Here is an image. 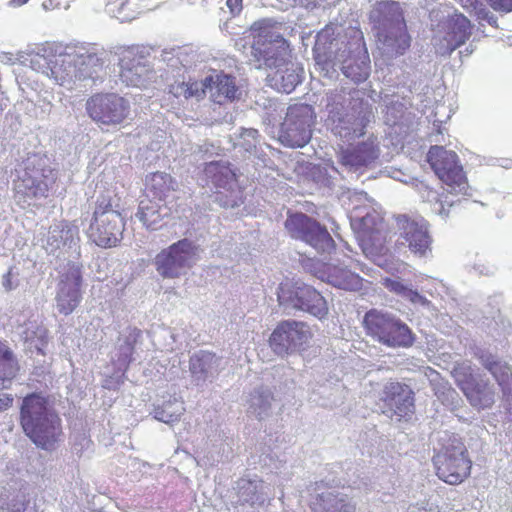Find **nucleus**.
<instances>
[{
	"instance_id": "nucleus-1",
	"label": "nucleus",
	"mask_w": 512,
	"mask_h": 512,
	"mask_svg": "<svg viewBox=\"0 0 512 512\" xmlns=\"http://www.w3.org/2000/svg\"><path fill=\"white\" fill-rule=\"evenodd\" d=\"M328 24L316 36L313 48L315 68L327 78L337 75L338 69L354 83L365 81L370 74V59L360 30Z\"/></svg>"
},
{
	"instance_id": "nucleus-2",
	"label": "nucleus",
	"mask_w": 512,
	"mask_h": 512,
	"mask_svg": "<svg viewBox=\"0 0 512 512\" xmlns=\"http://www.w3.org/2000/svg\"><path fill=\"white\" fill-rule=\"evenodd\" d=\"M282 25L272 19L254 22L251 31L254 35L251 54L259 63L269 69L268 85L282 93H291L303 79V68L287 61L288 43L281 34Z\"/></svg>"
},
{
	"instance_id": "nucleus-3",
	"label": "nucleus",
	"mask_w": 512,
	"mask_h": 512,
	"mask_svg": "<svg viewBox=\"0 0 512 512\" xmlns=\"http://www.w3.org/2000/svg\"><path fill=\"white\" fill-rule=\"evenodd\" d=\"M102 55L95 45L67 46L58 54L50 47H42L29 55V66L55 84L73 90L78 83L92 78L102 69Z\"/></svg>"
},
{
	"instance_id": "nucleus-4",
	"label": "nucleus",
	"mask_w": 512,
	"mask_h": 512,
	"mask_svg": "<svg viewBox=\"0 0 512 512\" xmlns=\"http://www.w3.org/2000/svg\"><path fill=\"white\" fill-rule=\"evenodd\" d=\"M323 102L334 135L350 142L365 134V128L373 115L370 105L363 101L359 90L335 89L326 94Z\"/></svg>"
},
{
	"instance_id": "nucleus-5",
	"label": "nucleus",
	"mask_w": 512,
	"mask_h": 512,
	"mask_svg": "<svg viewBox=\"0 0 512 512\" xmlns=\"http://www.w3.org/2000/svg\"><path fill=\"white\" fill-rule=\"evenodd\" d=\"M20 423L25 434L42 449H53L61 439V420L40 394L32 393L24 397L20 407Z\"/></svg>"
},
{
	"instance_id": "nucleus-6",
	"label": "nucleus",
	"mask_w": 512,
	"mask_h": 512,
	"mask_svg": "<svg viewBox=\"0 0 512 512\" xmlns=\"http://www.w3.org/2000/svg\"><path fill=\"white\" fill-rule=\"evenodd\" d=\"M16 173L15 199L23 208L46 198L57 179V173L48 165V159L37 154L28 156Z\"/></svg>"
},
{
	"instance_id": "nucleus-7",
	"label": "nucleus",
	"mask_w": 512,
	"mask_h": 512,
	"mask_svg": "<svg viewBox=\"0 0 512 512\" xmlns=\"http://www.w3.org/2000/svg\"><path fill=\"white\" fill-rule=\"evenodd\" d=\"M431 45L435 53L448 56L465 44L472 34L470 20L457 10L443 6L430 12Z\"/></svg>"
},
{
	"instance_id": "nucleus-8",
	"label": "nucleus",
	"mask_w": 512,
	"mask_h": 512,
	"mask_svg": "<svg viewBox=\"0 0 512 512\" xmlns=\"http://www.w3.org/2000/svg\"><path fill=\"white\" fill-rule=\"evenodd\" d=\"M367 336L388 348H409L415 342L410 327L394 313L387 310L371 309L363 317Z\"/></svg>"
},
{
	"instance_id": "nucleus-9",
	"label": "nucleus",
	"mask_w": 512,
	"mask_h": 512,
	"mask_svg": "<svg viewBox=\"0 0 512 512\" xmlns=\"http://www.w3.org/2000/svg\"><path fill=\"white\" fill-rule=\"evenodd\" d=\"M124 226L119 199L112 197L110 192L98 197L93 220L87 231L89 239L100 247L116 246L122 239Z\"/></svg>"
},
{
	"instance_id": "nucleus-10",
	"label": "nucleus",
	"mask_w": 512,
	"mask_h": 512,
	"mask_svg": "<svg viewBox=\"0 0 512 512\" xmlns=\"http://www.w3.org/2000/svg\"><path fill=\"white\" fill-rule=\"evenodd\" d=\"M351 225L360 230V246L363 253L378 266H384L383 256L387 248L380 235L383 229L381 215L371 205L355 204L351 210Z\"/></svg>"
},
{
	"instance_id": "nucleus-11",
	"label": "nucleus",
	"mask_w": 512,
	"mask_h": 512,
	"mask_svg": "<svg viewBox=\"0 0 512 512\" xmlns=\"http://www.w3.org/2000/svg\"><path fill=\"white\" fill-rule=\"evenodd\" d=\"M440 441L441 448L433 457L436 474L439 479L450 485L460 484L471 470L466 447L456 436L445 434Z\"/></svg>"
},
{
	"instance_id": "nucleus-12",
	"label": "nucleus",
	"mask_w": 512,
	"mask_h": 512,
	"mask_svg": "<svg viewBox=\"0 0 512 512\" xmlns=\"http://www.w3.org/2000/svg\"><path fill=\"white\" fill-rule=\"evenodd\" d=\"M427 161L449 194H469L470 186L455 152L448 151L443 146H431Z\"/></svg>"
},
{
	"instance_id": "nucleus-13",
	"label": "nucleus",
	"mask_w": 512,
	"mask_h": 512,
	"mask_svg": "<svg viewBox=\"0 0 512 512\" xmlns=\"http://www.w3.org/2000/svg\"><path fill=\"white\" fill-rule=\"evenodd\" d=\"M199 260V247L189 239H182L163 249L155 257L158 273L164 278H178Z\"/></svg>"
},
{
	"instance_id": "nucleus-14",
	"label": "nucleus",
	"mask_w": 512,
	"mask_h": 512,
	"mask_svg": "<svg viewBox=\"0 0 512 512\" xmlns=\"http://www.w3.org/2000/svg\"><path fill=\"white\" fill-rule=\"evenodd\" d=\"M315 112L308 104L289 106L281 125L279 140L288 147H304L311 139Z\"/></svg>"
},
{
	"instance_id": "nucleus-15",
	"label": "nucleus",
	"mask_w": 512,
	"mask_h": 512,
	"mask_svg": "<svg viewBox=\"0 0 512 512\" xmlns=\"http://www.w3.org/2000/svg\"><path fill=\"white\" fill-rule=\"evenodd\" d=\"M399 246L408 247L418 257L431 254L432 238L427 221L420 216L398 215L396 217Z\"/></svg>"
},
{
	"instance_id": "nucleus-16",
	"label": "nucleus",
	"mask_w": 512,
	"mask_h": 512,
	"mask_svg": "<svg viewBox=\"0 0 512 512\" xmlns=\"http://www.w3.org/2000/svg\"><path fill=\"white\" fill-rule=\"evenodd\" d=\"M285 227L293 238L301 239L318 252H330L334 246L327 229L303 213L290 215Z\"/></svg>"
},
{
	"instance_id": "nucleus-17",
	"label": "nucleus",
	"mask_w": 512,
	"mask_h": 512,
	"mask_svg": "<svg viewBox=\"0 0 512 512\" xmlns=\"http://www.w3.org/2000/svg\"><path fill=\"white\" fill-rule=\"evenodd\" d=\"M39 241L48 254L57 257L69 252L79 254V227L68 221L54 223L40 233Z\"/></svg>"
},
{
	"instance_id": "nucleus-18",
	"label": "nucleus",
	"mask_w": 512,
	"mask_h": 512,
	"mask_svg": "<svg viewBox=\"0 0 512 512\" xmlns=\"http://www.w3.org/2000/svg\"><path fill=\"white\" fill-rule=\"evenodd\" d=\"M312 333L307 324L295 320H286L277 325L270 336V346L279 356L304 349Z\"/></svg>"
},
{
	"instance_id": "nucleus-19",
	"label": "nucleus",
	"mask_w": 512,
	"mask_h": 512,
	"mask_svg": "<svg viewBox=\"0 0 512 512\" xmlns=\"http://www.w3.org/2000/svg\"><path fill=\"white\" fill-rule=\"evenodd\" d=\"M129 102L114 94H97L86 103L89 116L100 125H118L129 114Z\"/></svg>"
},
{
	"instance_id": "nucleus-20",
	"label": "nucleus",
	"mask_w": 512,
	"mask_h": 512,
	"mask_svg": "<svg viewBox=\"0 0 512 512\" xmlns=\"http://www.w3.org/2000/svg\"><path fill=\"white\" fill-rule=\"evenodd\" d=\"M237 500L234 507L239 512H258L271 501L270 485L262 479L242 478L237 482Z\"/></svg>"
},
{
	"instance_id": "nucleus-21",
	"label": "nucleus",
	"mask_w": 512,
	"mask_h": 512,
	"mask_svg": "<svg viewBox=\"0 0 512 512\" xmlns=\"http://www.w3.org/2000/svg\"><path fill=\"white\" fill-rule=\"evenodd\" d=\"M380 156L377 138L373 135L366 140L342 150L339 159L341 165L349 172L361 173L371 167Z\"/></svg>"
},
{
	"instance_id": "nucleus-22",
	"label": "nucleus",
	"mask_w": 512,
	"mask_h": 512,
	"mask_svg": "<svg viewBox=\"0 0 512 512\" xmlns=\"http://www.w3.org/2000/svg\"><path fill=\"white\" fill-rule=\"evenodd\" d=\"M82 276L78 265H69L62 275L56 295L57 310L64 315L71 314L80 304L82 295L80 291Z\"/></svg>"
},
{
	"instance_id": "nucleus-23",
	"label": "nucleus",
	"mask_w": 512,
	"mask_h": 512,
	"mask_svg": "<svg viewBox=\"0 0 512 512\" xmlns=\"http://www.w3.org/2000/svg\"><path fill=\"white\" fill-rule=\"evenodd\" d=\"M152 72L147 59L139 54L138 48L124 50L120 59V79L127 86L144 87L151 79Z\"/></svg>"
},
{
	"instance_id": "nucleus-24",
	"label": "nucleus",
	"mask_w": 512,
	"mask_h": 512,
	"mask_svg": "<svg viewBox=\"0 0 512 512\" xmlns=\"http://www.w3.org/2000/svg\"><path fill=\"white\" fill-rule=\"evenodd\" d=\"M414 393L412 389L399 382H388L384 385L381 400L387 412L399 419L410 416L414 412Z\"/></svg>"
},
{
	"instance_id": "nucleus-25",
	"label": "nucleus",
	"mask_w": 512,
	"mask_h": 512,
	"mask_svg": "<svg viewBox=\"0 0 512 512\" xmlns=\"http://www.w3.org/2000/svg\"><path fill=\"white\" fill-rule=\"evenodd\" d=\"M227 364L226 359L215 353L200 350L190 357L189 371L193 382L200 386L207 381L211 382L220 371L226 368Z\"/></svg>"
},
{
	"instance_id": "nucleus-26",
	"label": "nucleus",
	"mask_w": 512,
	"mask_h": 512,
	"mask_svg": "<svg viewBox=\"0 0 512 512\" xmlns=\"http://www.w3.org/2000/svg\"><path fill=\"white\" fill-rule=\"evenodd\" d=\"M377 50L384 61L403 55L410 47V36L406 26H395L389 30L375 33Z\"/></svg>"
},
{
	"instance_id": "nucleus-27",
	"label": "nucleus",
	"mask_w": 512,
	"mask_h": 512,
	"mask_svg": "<svg viewBox=\"0 0 512 512\" xmlns=\"http://www.w3.org/2000/svg\"><path fill=\"white\" fill-rule=\"evenodd\" d=\"M481 365L490 372L502 390L504 400L510 405L512 402V367L499 357L481 351L476 354Z\"/></svg>"
},
{
	"instance_id": "nucleus-28",
	"label": "nucleus",
	"mask_w": 512,
	"mask_h": 512,
	"mask_svg": "<svg viewBox=\"0 0 512 512\" xmlns=\"http://www.w3.org/2000/svg\"><path fill=\"white\" fill-rule=\"evenodd\" d=\"M202 83L205 84V92L214 103L224 104L240 98L241 90L237 85L236 78L223 72L215 73L205 78Z\"/></svg>"
},
{
	"instance_id": "nucleus-29",
	"label": "nucleus",
	"mask_w": 512,
	"mask_h": 512,
	"mask_svg": "<svg viewBox=\"0 0 512 512\" xmlns=\"http://www.w3.org/2000/svg\"><path fill=\"white\" fill-rule=\"evenodd\" d=\"M320 301L318 297V291L309 285L304 284L300 281L285 280L278 287L277 297L279 305L287 313L292 311L301 310L303 307V297L311 296Z\"/></svg>"
},
{
	"instance_id": "nucleus-30",
	"label": "nucleus",
	"mask_w": 512,
	"mask_h": 512,
	"mask_svg": "<svg viewBox=\"0 0 512 512\" xmlns=\"http://www.w3.org/2000/svg\"><path fill=\"white\" fill-rule=\"evenodd\" d=\"M370 21L376 32L395 26H406L401 3L392 0L377 2L370 12Z\"/></svg>"
},
{
	"instance_id": "nucleus-31",
	"label": "nucleus",
	"mask_w": 512,
	"mask_h": 512,
	"mask_svg": "<svg viewBox=\"0 0 512 512\" xmlns=\"http://www.w3.org/2000/svg\"><path fill=\"white\" fill-rule=\"evenodd\" d=\"M319 278L343 290L357 291L363 286V280L359 275L334 263L326 264Z\"/></svg>"
},
{
	"instance_id": "nucleus-32",
	"label": "nucleus",
	"mask_w": 512,
	"mask_h": 512,
	"mask_svg": "<svg viewBox=\"0 0 512 512\" xmlns=\"http://www.w3.org/2000/svg\"><path fill=\"white\" fill-rule=\"evenodd\" d=\"M310 507L313 512H355V505L347 496L334 489L318 493L311 501Z\"/></svg>"
},
{
	"instance_id": "nucleus-33",
	"label": "nucleus",
	"mask_w": 512,
	"mask_h": 512,
	"mask_svg": "<svg viewBox=\"0 0 512 512\" xmlns=\"http://www.w3.org/2000/svg\"><path fill=\"white\" fill-rule=\"evenodd\" d=\"M470 405L477 410L491 408L497 398L496 388L488 380L477 379L474 384L463 393Z\"/></svg>"
},
{
	"instance_id": "nucleus-34",
	"label": "nucleus",
	"mask_w": 512,
	"mask_h": 512,
	"mask_svg": "<svg viewBox=\"0 0 512 512\" xmlns=\"http://www.w3.org/2000/svg\"><path fill=\"white\" fill-rule=\"evenodd\" d=\"M204 175L216 189L221 188L233 193L237 186L235 173L227 162L217 161L206 164Z\"/></svg>"
},
{
	"instance_id": "nucleus-35",
	"label": "nucleus",
	"mask_w": 512,
	"mask_h": 512,
	"mask_svg": "<svg viewBox=\"0 0 512 512\" xmlns=\"http://www.w3.org/2000/svg\"><path fill=\"white\" fill-rule=\"evenodd\" d=\"M160 202L153 198V200H142L139 204L136 217L147 229H158L161 226V220L169 214V208Z\"/></svg>"
},
{
	"instance_id": "nucleus-36",
	"label": "nucleus",
	"mask_w": 512,
	"mask_h": 512,
	"mask_svg": "<svg viewBox=\"0 0 512 512\" xmlns=\"http://www.w3.org/2000/svg\"><path fill=\"white\" fill-rule=\"evenodd\" d=\"M141 331L137 328H128L119 339V344L115 355L112 357L117 369L122 372L126 371L129 363L132 361L134 345L137 343Z\"/></svg>"
},
{
	"instance_id": "nucleus-37",
	"label": "nucleus",
	"mask_w": 512,
	"mask_h": 512,
	"mask_svg": "<svg viewBox=\"0 0 512 512\" xmlns=\"http://www.w3.org/2000/svg\"><path fill=\"white\" fill-rule=\"evenodd\" d=\"M146 185L148 196L163 201L175 191L177 182L165 172H155L147 176Z\"/></svg>"
},
{
	"instance_id": "nucleus-38",
	"label": "nucleus",
	"mask_w": 512,
	"mask_h": 512,
	"mask_svg": "<svg viewBox=\"0 0 512 512\" xmlns=\"http://www.w3.org/2000/svg\"><path fill=\"white\" fill-rule=\"evenodd\" d=\"M383 286L390 292L409 300L412 304L423 307H429L431 304L426 297L412 289L411 284H408L399 278H385L383 279Z\"/></svg>"
},
{
	"instance_id": "nucleus-39",
	"label": "nucleus",
	"mask_w": 512,
	"mask_h": 512,
	"mask_svg": "<svg viewBox=\"0 0 512 512\" xmlns=\"http://www.w3.org/2000/svg\"><path fill=\"white\" fill-rule=\"evenodd\" d=\"M273 396L268 388L255 389L248 399L247 411L258 419L269 415Z\"/></svg>"
},
{
	"instance_id": "nucleus-40",
	"label": "nucleus",
	"mask_w": 512,
	"mask_h": 512,
	"mask_svg": "<svg viewBox=\"0 0 512 512\" xmlns=\"http://www.w3.org/2000/svg\"><path fill=\"white\" fill-rule=\"evenodd\" d=\"M205 84L198 81H175L169 85L168 93L178 100V104L190 98L201 99L205 95Z\"/></svg>"
},
{
	"instance_id": "nucleus-41",
	"label": "nucleus",
	"mask_w": 512,
	"mask_h": 512,
	"mask_svg": "<svg viewBox=\"0 0 512 512\" xmlns=\"http://www.w3.org/2000/svg\"><path fill=\"white\" fill-rule=\"evenodd\" d=\"M185 411L184 403L177 398H170L163 401L161 405L154 408V418L166 424L179 421Z\"/></svg>"
},
{
	"instance_id": "nucleus-42",
	"label": "nucleus",
	"mask_w": 512,
	"mask_h": 512,
	"mask_svg": "<svg viewBox=\"0 0 512 512\" xmlns=\"http://www.w3.org/2000/svg\"><path fill=\"white\" fill-rule=\"evenodd\" d=\"M25 345L31 352L35 350L44 354V348L48 343L47 330L44 326L30 323L22 333Z\"/></svg>"
},
{
	"instance_id": "nucleus-43",
	"label": "nucleus",
	"mask_w": 512,
	"mask_h": 512,
	"mask_svg": "<svg viewBox=\"0 0 512 512\" xmlns=\"http://www.w3.org/2000/svg\"><path fill=\"white\" fill-rule=\"evenodd\" d=\"M415 188L423 201L431 203V209L435 214L442 217L448 216V210H446L445 204H448L450 207L453 205V202L448 201L447 196L445 197V200H443L440 198L437 191L431 189L422 181H417L415 183Z\"/></svg>"
},
{
	"instance_id": "nucleus-44",
	"label": "nucleus",
	"mask_w": 512,
	"mask_h": 512,
	"mask_svg": "<svg viewBox=\"0 0 512 512\" xmlns=\"http://www.w3.org/2000/svg\"><path fill=\"white\" fill-rule=\"evenodd\" d=\"M17 371V363L13 359L12 353L6 346L0 342V380L2 387L6 388V382H10Z\"/></svg>"
},
{
	"instance_id": "nucleus-45",
	"label": "nucleus",
	"mask_w": 512,
	"mask_h": 512,
	"mask_svg": "<svg viewBox=\"0 0 512 512\" xmlns=\"http://www.w3.org/2000/svg\"><path fill=\"white\" fill-rule=\"evenodd\" d=\"M258 145H260L259 134L253 128H242L234 143L235 148H239L250 155L257 154Z\"/></svg>"
},
{
	"instance_id": "nucleus-46",
	"label": "nucleus",
	"mask_w": 512,
	"mask_h": 512,
	"mask_svg": "<svg viewBox=\"0 0 512 512\" xmlns=\"http://www.w3.org/2000/svg\"><path fill=\"white\" fill-rule=\"evenodd\" d=\"M452 376L463 393L466 391V388H469L477 380L473 375V368L470 361L456 363L452 370Z\"/></svg>"
},
{
	"instance_id": "nucleus-47",
	"label": "nucleus",
	"mask_w": 512,
	"mask_h": 512,
	"mask_svg": "<svg viewBox=\"0 0 512 512\" xmlns=\"http://www.w3.org/2000/svg\"><path fill=\"white\" fill-rule=\"evenodd\" d=\"M318 297L320 298V301L314 299V297L311 296H304L303 298V307L301 308V311H306L310 314H312L315 317L323 318L328 313V307L325 298L318 292Z\"/></svg>"
},
{
	"instance_id": "nucleus-48",
	"label": "nucleus",
	"mask_w": 512,
	"mask_h": 512,
	"mask_svg": "<svg viewBox=\"0 0 512 512\" xmlns=\"http://www.w3.org/2000/svg\"><path fill=\"white\" fill-rule=\"evenodd\" d=\"M277 7L281 10H287L289 7L300 6L308 10H313L318 7H323L324 2L327 0H277Z\"/></svg>"
},
{
	"instance_id": "nucleus-49",
	"label": "nucleus",
	"mask_w": 512,
	"mask_h": 512,
	"mask_svg": "<svg viewBox=\"0 0 512 512\" xmlns=\"http://www.w3.org/2000/svg\"><path fill=\"white\" fill-rule=\"evenodd\" d=\"M469 13L471 15L473 14L474 16H476L478 20L486 21L492 26L496 25V17L487 9L485 4L481 1L476 3L474 8Z\"/></svg>"
},
{
	"instance_id": "nucleus-50",
	"label": "nucleus",
	"mask_w": 512,
	"mask_h": 512,
	"mask_svg": "<svg viewBox=\"0 0 512 512\" xmlns=\"http://www.w3.org/2000/svg\"><path fill=\"white\" fill-rule=\"evenodd\" d=\"M190 64L191 59L187 50L184 48H179L177 56L173 58L171 63L167 64V67L174 71L180 68H186Z\"/></svg>"
},
{
	"instance_id": "nucleus-51",
	"label": "nucleus",
	"mask_w": 512,
	"mask_h": 512,
	"mask_svg": "<svg viewBox=\"0 0 512 512\" xmlns=\"http://www.w3.org/2000/svg\"><path fill=\"white\" fill-rule=\"evenodd\" d=\"M386 108L387 122L396 124L397 120L403 114L404 105L399 102H391L389 105H386Z\"/></svg>"
},
{
	"instance_id": "nucleus-52",
	"label": "nucleus",
	"mask_w": 512,
	"mask_h": 512,
	"mask_svg": "<svg viewBox=\"0 0 512 512\" xmlns=\"http://www.w3.org/2000/svg\"><path fill=\"white\" fill-rule=\"evenodd\" d=\"M53 104L45 99L39 101L36 106L35 117L44 119L52 111Z\"/></svg>"
},
{
	"instance_id": "nucleus-53",
	"label": "nucleus",
	"mask_w": 512,
	"mask_h": 512,
	"mask_svg": "<svg viewBox=\"0 0 512 512\" xmlns=\"http://www.w3.org/2000/svg\"><path fill=\"white\" fill-rule=\"evenodd\" d=\"M2 286L7 291H11L15 289L18 286V280L15 274H13L12 270L10 269L6 274L2 277Z\"/></svg>"
},
{
	"instance_id": "nucleus-54",
	"label": "nucleus",
	"mask_w": 512,
	"mask_h": 512,
	"mask_svg": "<svg viewBox=\"0 0 512 512\" xmlns=\"http://www.w3.org/2000/svg\"><path fill=\"white\" fill-rule=\"evenodd\" d=\"M490 6L496 11L511 12L512 0H487Z\"/></svg>"
},
{
	"instance_id": "nucleus-55",
	"label": "nucleus",
	"mask_w": 512,
	"mask_h": 512,
	"mask_svg": "<svg viewBox=\"0 0 512 512\" xmlns=\"http://www.w3.org/2000/svg\"><path fill=\"white\" fill-rule=\"evenodd\" d=\"M180 47H177V48H171V49H165L162 51L161 53V61L163 63H165L166 65L168 63H171V61L173 60V58L175 56H177L178 54V50H179Z\"/></svg>"
},
{
	"instance_id": "nucleus-56",
	"label": "nucleus",
	"mask_w": 512,
	"mask_h": 512,
	"mask_svg": "<svg viewBox=\"0 0 512 512\" xmlns=\"http://www.w3.org/2000/svg\"><path fill=\"white\" fill-rule=\"evenodd\" d=\"M13 402V398L9 394L0 393V411L8 409Z\"/></svg>"
},
{
	"instance_id": "nucleus-57",
	"label": "nucleus",
	"mask_w": 512,
	"mask_h": 512,
	"mask_svg": "<svg viewBox=\"0 0 512 512\" xmlns=\"http://www.w3.org/2000/svg\"><path fill=\"white\" fill-rule=\"evenodd\" d=\"M226 4L233 14H237L241 11L242 0H226Z\"/></svg>"
},
{
	"instance_id": "nucleus-58",
	"label": "nucleus",
	"mask_w": 512,
	"mask_h": 512,
	"mask_svg": "<svg viewBox=\"0 0 512 512\" xmlns=\"http://www.w3.org/2000/svg\"><path fill=\"white\" fill-rule=\"evenodd\" d=\"M464 9L470 12L480 0H456Z\"/></svg>"
},
{
	"instance_id": "nucleus-59",
	"label": "nucleus",
	"mask_w": 512,
	"mask_h": 512,
	"mask_svg": "<svg viewBox=\"0 0 512 512\" xmlns=\"http://www.w3.org/2000/svg\"><path fill=\"white\" fill-rule=\"evenodd\" d=\"M0 60H1V62L5 63V64H13L14 63L13 55H11L9 53H3L0 56Z\"/></svg>"
},
{
	"instance_id": "nucleus-60",
	"label": "nucleus",
	"mask_w": 512,
	"mask_h": 512,
	"mask_svg": "<svg viewBox=\"0 0 512 512\" xmlns=\"http://www.w3.org/2000/svg\"><path fill=\"white\" fill-rule=\"evenodd\" d=\"M59 6V3H54V0H47L43 2V7L47 9H54Z\"/></svg>"
},
{
	"instance_id": "nucleus-61",
	"label": "nucleus",
	"mask_w": 512,
	"mask_h": 512,
	"mask_svg": "<svg viewBox=\"0 0 512 512\" xmlns=\"http://www.w3.org/2000/svg\"><path fill=\"white\" fill-rule=\"evenodd\" d=\"M361 200H366V201L370 202V200L367 197V194L363 193V192H361L359 194H356L354 196V198L352 199V202H358V201H361Z\"/></svg>"
},
{
	"instance_id": "nucleus-62",
	"label": "nucleus",
	"mask_w": 512,
	"mask_h": 512,
	"mask_svg": "<svg viewBox=\"0 0 512 512\" xmlns=\"http://www.w3.org/2000/svg\"><path fill=\"white\" fill-rule=\"evenodd\" d=\"M28 0H11L10 4L14 7H19L27 3Z\"/></svg>"
},
{
	"instance_id": "nucleus-63",
	"label": "nucleus",
	"mask_w": 512,
	"mask_h": 512,
	"mask_svg": "<svg viewBox=\"0 0 512 512\" xmlns=\"http://www.w3.org/2000/svg\"><path fill=\"white\" fill-rule=\"evenodd\" d=\"M401 175H402L401 171H398V170H395L392 172V174H389L390 177H392L396 180H399V181H403L400 177Z\"/></svg>"
},
{
	"instance_id": "nucleus-64",
	"label": "nucleus",
	"mask_w": 512,
	"mask_h": 512,
	"mask_svg": "<svg viewBox=\"0 0 512 512\" xmlns=\"http://www.w3.org/2000/svg\"><path fill=\"white\" fill-rule=\"evenodd\" d=\"M448 396L453 400V399H457L458 398V395H457V392L453 389H448Z\"/></svg>"
}]
</instances>
